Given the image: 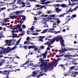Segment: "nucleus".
Here are the masks:
<instances>
[{
	"label": "nucleus",
	"mask_w": 78,
	"mask_h": 78,
	"mask_svg": "<svg viewBox=\"0 0 78 78\" xmlns=\"http://www.w3.org/2000/svg\"><path fill=\"white\" fill-rule=\"evenodd\" d=\"M75 75L74 73H73L72 74V75L71 76H72L73 77H76V75Z\"/></svg>",
	"instance_id": "37998d69"
},
{
	"label": "nucleus",
	"mask_w": 78,
	"mask_h": 78,
	"mask_svg": "<svg viewBox=\"0 0 78 78\" xmlns=\"http://www.w3.org/2000/svg\"><path fill=\"white\" fill-rule=\"evenodd\" d=\"M74 68H75L74 66H72L70 68L69 70H72V69H74Z\"/></svg>",
	"instance_id": "3c124183"
},
{
	"label": "nucleus",
	"mask_w": 78,
	"mask_h": 78,
	"mask_svg": "<svg viewBox=\"0 0 78 78\" xmlns=\"http://www.w3.org/2000/svg\"><path fill=\"white\" fill-rule=\"evenodd\" d=\"M6 9V8L5 7H2L1 8V10L2 11V10H4V9Z\"/></svg>",
	"instance_id": "13d9d810"
},
{
	"label": "nucleus",
	"mask_w": 78,
	"mask_h": 78,
	"mask_svg": "<svg viewBox=\"0 0 78 78\" xmlns=\"http://www.w3.org/2000/svg\"><path fill=\"white\" fill-rule=\"evenodd\" d=\"M8 5H9L11 6H12V8H15L16 6L15 5H13L12 3L8 4Z\"/></svg>",
	"instance_id": "5701e85b"
},
{
	"label": "nucleus",
	"mask_w": 78,
	"mask_h": 78,
	"mask_svg": "<svg viewBox=\"0 0 78 78\" xmlns=\"http://www.w3.org/2000/svg\"><path fill=\"white\" fill-rule=\"evenodd\" d=\"M68 2H69V5H70L71 4V2H70V0H68Z\"/></svg>",
	"instance_id": "774afa93"
},
{
	"label": "nucleus",
	"mask_w": 78,
	"mask_h": 78,
	"mask_svg": "<svg viewBox=\"0 0 78 78\" xmlns=\"http://www.w3.org/2000/svg\"><path fill=\"white\" fill-rule=\"evenodd\" d=\"M50 17H57V16L55 14L51 15H50Z\"/></svg>",
	"instance_id": "f704fd0d"
},
{
	"label": "nucleus",
	"mask_w": 78,
	"mask_h": 78,
	"mask_svg": "<svg viewBox=\"0 0 78 78\" xmlns=\"http://www.w3.org/2000/svg\"><path fill=\"white\" fill-rule=\"evenodd\" d=\"M69 56H72V57H75V55H66L64 56V57H68Z\"/></svg>",
	"instance_id": "b1692460"
},
{
	"label": "nucleus",
	"mask_w": 78,
	"mask_h": 78,
	"mask_svg": "<svg viewBox=\"0 0 78 78\" xmlns=\"http://www.w3.org/2000/svg\"><path fill=\"white\" fill-rule=\"evenodd\" d=\"M51 37V36L47 37L45 39V41H46V40H48L49 39H50Z\"/></svg>",
	"instance_id": "e433bc0d"
},
{
	"label": "nucleus",
	"mask_w": 78,
	"mask_h": 78,
	"mask_svg": "<svg viewBox=\"0 0 78 78\" xmlns=\"http://www.w3.org/2000/svg\"><path fill=\"white\" fill-rule=\"evenodd\" d=\"M32 34H33V35H38V34H39V33L36 32Z\"/></svg>",
	"instance_id": "c03bdc74"
},
{
	"label": "nucleus",
	"mask_w": 78,
	"mask_h": 78,
	"mask_svg": "<svg viewBox=\"0 0 78 78\" xmlns=\"http://www.w3.org/2000/svg\"><path fill=\"white\" fill-rule=\"evenodd\" d=\"M35 31L36 32H40V31H41V30H37L34 32H35Z\"/></svg>",
	"instance_id": "49530a36"
},
{
	"label": "nucleus",
	"mask_w": 78,
	"mask_h": 78,
	"mask_svg": "<svg viewBox=\"0 0 78 78\" xmlns=\"http://www.w3.org/2000/svg\"><path fill=\"white\" fill-rule=\"evenodd\" d=\"M14 9H8L7 11H9L11 10H14Z\"/></svg>",
	"instance_id": "4d7b16f0"
},
{
	"label": "nucleus",
	"mask_w": 78,
	"mask_h": 78,
	"mask_svg": "<svg viewBox=\"0 0 78 78\" xmlns=\"http://www.w3.org/2000/svg\"><path fill=\"white\" fill-rule=\"evenodd\" d=\"M70 16H67L66 17V19H67V21H69V20H70Z\"/></svg>",
	"instance_id": "473e14b6"
},
{
	"label": "nucleus",
	"mask_w": 78,
	"mask_h": 78,
	"mask_svg": "<svg viewBox=\"0 0 78 78\" xmlns=\"http://www.w3.org/2000/svg\"><path fill=\"white\" fill-rule=\"evenodd\" d=\"M40 1H41V3L42 5H44V4L50 3V2H49V1H48L47 2H45V1H47V0H41Z\"/></svg>",
	"instance_id": "1a4fd4ad"
},
{
	"label": "nucleus",
	"mask_w": 78,
	"mask_h": 78,
	"mask_svg": "<svg viewBox=\"0 0 78 78\" xmlns=\"http://www.w3.org/2000/svg\"><path fill=\"white\" fill-rule=\"evenodd\" d=\"M6 50L7 51H10L11 50V49H10V48H9V47H8L6 48Z\"/></svg>",
	"instance_id": "4c0bfd02"
},
{
	"label": "nucleus",
	"mask_w": 78,
	"mask_h": 78,
	"mask_svg": "<svg viewBox=\"0 0 78 78\" xmlns=\"http://www.w3.org/2000/svg\"><path fill=\"white\" fill-rule=\"evenodd\" d=\"M51 20V18L50 17H48L46 18H43L41 21V22H44V21H49Z\"/></svg>",
	"instance_id": "9d476101"
},
{
	"label": "nucleus",
	"mask_w": 78,
	"mask_h": 78,
	"mask_svg": "<svg viewBox=\"0 0 78 78\" xmlns=\"http://www.w3.org/2000/svg\"><path fill=\"white\" fill-rule=\"evenodd\" d=\"M56 22H57V23L58 25H59V23H60V22H60V20H59V19H56Z\"/></svg>",
	"instance_id": "2f4dec72"
},
{
	"label": "nucleus",
	"mask_w": 78,
	"mask_h": 78,
	"mask_svg": "<svg viewBox=\"0 0 78 78\" xmlns=\"http://www.w3.org/2000/svg\"><path fill=\"white\" fill-rule=\"evenodd\" d=\"M44 75V73L42 72H41V73L40 74V76L39 75H37L36 76L37 78H39L40 76H42Z\"/></svg>",
	"instance_id": "6ab92c4d"
},
{
	"label": "nucleus",
	"mask_w": 78,
	"mask_h": 78,
	"mask_svg": "<svg viewBox=\"0 0 78 78\" xmlns=\"http://www.w3.org/2000/svg\"><path fill=\"white\" fill-rule=\"evenodd\" d=\"M34 26H32L30 29H29L27 31V34H30V33H33L34 32L33 31L34 30Z\"/></svg>",
	"instance_id": "423d86ee"
},
{
	"label": "nucleus",
	"mask_w": 78,
	"mask_h": 78,
	"mask_svg": "<svg viewBox=\"0 0 78 78\" xmlns=\"http://www.w3.org/2000/svg\"><path fill=\"white\" fill-rule=\"evenodd\" d=\"M16 41V40H6L5 41V42H6V44L8 45H9V46H10V44H11V42H12V44L13 45H14L15 44L14 43V42Z\"/></svg>",
	"instance_id": "7ed1b4c3"
},
{
	"label": "nucleus",
	"mask_w": 78,
	"mask_h": 78,
	"mask_svg": "<svg viewBox=\"0 0 78 78\" xmlns=\"http://www.w3.org/2000/svg\"><path fill=\"white\" fill-rule=\"evenodd\" d=\"M51 44H51V42L49 40V41H48L47 42V43H45L44 44V45H48V47H50Z\"/></svg>",
	"instance_id": "2eb2a0df"
},
{
	"label": "nucleus",
	"mask_w": 78,
	"mask_h": 78,
	"mask_svg": "<svg viewBox=\"0 0 78 78\" xmlns=\"http://www.w3.org/2000/svg\"><path fill=\"white\" fill-rule=\"evenodd\" d=\"M47 52H48V51H46L43 54V58H46V56H47Z\"/></svg>",
	"instance_id": "aec40b11"
},
{
	"label": "nucleus",
	"mask_w": 78,
	"mask_h": 78,
	"mask_svg": "<svg viewBox=\"0 0 78 78\" xmlns=\"http://www.w3.org/2000/svg\"><path fill=\"white\" fill-rule=\"evenodd\" d=\"M59 61V59H57L55 60L54 62H53L49 66H47V62H46L45 63L43 62L42 58H40V62L42 63L40 66V67L41 70L45 69V70H47L50 67H52L55 66L56 67V65L58 64V62Z\"/></svg>",
	"instance_id": "f03ea898"
},
{
	"label": "nucleus",
	"mask_w": 78,
	"mask_h": 78,
	"mask_svg": "<svg viewBox=\"0 0 78 78\" xmlns=\"http://www.w3.org/2000/svg\"><path fill=\"white\" fill-rule=\"evenodd\" d=\"M40 11H39V10H37V12H38V15H40L42 13V12H39Z\"/></svg>",
	"instance_id": "5fc2aeb1"
},
{
	"label": "nucleus",
	"mask_w": 78,
	"mask_h": 78,
	"mask_svg": "<svg viewBox=\"0 0 78 78\" xmlns=\"http://www.w3.org/2000/svg\"><path fill=\"white\" fill-rule=\"evenodd\" d=\"M76 14H73L72 15V16H71V19H73V18H75V17H76Z\"/></svg>",
	"instance_id": "c9c22d12"
},
{
	"label": "nucleus",
	"mask_w": 78,
	"mask_h": 78,
	"mask_svg": "<svg viewBox=\"0 0 78 78\" xmlns=\"http://www.w3.org/2000/svg\"><path fill=\"white\" fill-rule=\"evenodd\" d=\"M11 66L10 65H7L6 67L7 68V69H9L11 68Z\"/></svg>",
	"instance_id": "8fccbe9b"
},
{
	"label": "nucleus",
	"mask_w": 78,
	"mask_h": 78,
	"mask_svg": "<svg viewBox=\"0 0 78 78\" xmlns=\"http://www.w3.org/2000/svg\"><path fill=\"white\" fill-rule=\"evenodd\" d=\"M41 6V5H40L39 4H37L35 5V6H36V7H40Z\"/></svg>",
	"instance_id": "09e8293b"
},
{
	"label": "nucleus",
	"mask_w": 78,
	"mask_h": 78,
	"mask_svg": "<svg viewBox=\"0 0 78 78\" xmlns=\"http://www.w3.org/2000/svg\"><path fill=\"white\" fill-rule=\"evenodd\" d=\"M26 4L27 5H30V3H29L28 1H27L26 2Z\"/></svg>",
	"instance_id": "680f3d73"
},
{
	"label": "nucleus",
	"mask_w": 78,
	"mask_h": 78,
	"mask_svg": "<svg viewBox=\"0 0 78 78\" xmlns=\"http://www.w3.org/2000/svg\"><path fill=\"white\" fill-rule=\"evenodd\" d=\"M19 31H21V34H19V35L20 36H23V35H24V34H25V31H23L22 28H21V27H20V29H19Z\"/></svg>",
	"instance_id": "6e6552de"
},
{
	"label": "nucleus",
	"mask_w": 78,
	"mask_h": 78,
	"mask_svg": "<svg viewBox=\"0 0 78 78\" xmlns=\"http://www.w3.org/2000/svg\"><path fill=\"white\" fill-rule=\"evenodd\" d=\"M44 48V46H41V48H40L43 49Z\"/></svg>",
	"instance_id": "338daca9"
},
{
	"label": "nucleus",
	"mask_w": 78,
	"mask_h": 78,
	"mask_svg": "<svg viewBox=\"0 0 78 78\" xmlns=\"http://www.w3.org/2000/svg\"><path fill=\"white\" fill-rule=\"evenodd\" d=\"M16 0H14L12 2V3L13 5H14V4L15 3H16Z\"/></svg>",
	"instance_id": "bf43d9fd"
},
{
	"label": "nucleus",
	"mask_w": 78,
	"mask_h": 78,
	"mask_svg": "<svg viewBox=\"0 0 78 78\" xmlns=\"http://www.w3.org/2000/svg\"><path fill=\"white\" fill-rule=\"evenodd\" d=\"M4 64V62H2L0 63V66H2V64Z\"/></svg>",
	"instance_id": "864d4df0"
},
{
	"label": "nucleus",
	"mask_w": 78,
	"mask_h": 78,
	"mask_svg": "<svg viewBox=\"0 0 78 78\" xmlns=\"http://www.w3.org/2000/svg\"><path fill=\"white\" fill-rule=\"evenodd\" d=\"M22 27L23 28H25L26 26H25V25H23L22 26Z\"/></svg>",
	"instance_id": "e2e57ef3"
},
{
	"label": "nucleus",
	"mask_w": 78,
	"mask_h": 78,
	"mask_svg": "<svg viewBox=\"0 0 78 78\" xmlns=\"http://www.w3.org/2000/svg\"><path fill=\"white\" fill-rule=\"evenodd\" d=\"M28 48L29 49H31V48H34V45H33V46H29Z\"/></svg>",
	"instance_id": "72a5a7b5"
},
{
	"label": "nucleus",
	"mask_w": 78,
	"mask_h": 78,
	"mask_svg": "<svg viewBox=\"0 0 78 78\" xmlns=\"http://www.w3.org/2000/svg\"><path fill=\"white\" fill-rule=\"evenodd\" d=\"M39 37H40V38H41V39H44V38H45V36H39V37H32L31 38L32 39H35V38H39Z\"/></svg>",
	"instance_id": "f3484780"
},
{
	"label": "nucleus",
	"mask_w": 78,
	"mask_h": 78,
	"mask_svg": "<svg viewBox=\"0 0 78 78\" xmlns=\"http://www.w3.org/2000/svg\"><path fill=\"white\" fill-rule=\"evenodd\" d=\"M66 14H67V15H68V16H70V14H71L70 12H69V11H68L67 12Z\"/></svg>",
	"instance_id": "79ce46f5"
},
{
	"label": "nucleus",
	"mask_w": 78,
	"mask_h": 78,
	"mask_svg": "<svg viewBox=\"0 0 78 78\" xmlns=\"http://www.w3.org/2000/svg\"><path fill=\"white\" fill-rule=\"evenodd\" d=\"M73 73H74L75 74H77V72H73V73H72L70 71H69L68 72L66 73V75H72Z\"/></svg>",
	"instance_id": "0eeeda50"
},
{
	"label": "nucleus",
	"mask_w": 78,
	"mask_h": 78,
	"mask_svg": "<svg viewBox=\"0 0 78 78\" xmlns=\"http://www.w3.org/2000/svg\"><path fill=\"white\" fill-rule=\"evenodd\" d=\"M64 14H62L61 15H58V16L59 17H62V16H64Z\"/></svg>",
	"instance_id": "6e6d98bb"
},
{
	"label": "nucleus",
	"mask_w": 78,
	"mask_h": 78,
	"mask_svg": "<svg viewBox=\"0 0 78 78\" xmlns=\"http://www.w3.org/2000/svg\"><path fill=\"white\" fill-rule=\"evenodd\" d=\"M56 2H62V1L61 0H59L58 1H57Z\"/></svg>",
	"instance_id": "0e129e2a"
},
{
	"label": "nucleus",
	"mask_w": 78,
	"mask_h": 78,
	"mask_svg": "<svg viewBox=\"0 0 78 78\" xmlns=\"http://www.w3.org/2000/svg\"><path fill=\"white\" fill-rule=\"evenodd\" d=\"M24 44L25 45V44H26V45H29V44H31V43L30 42V41H25L24 42Z\"/></svg>",
	"instance_id": "4be33fe9"
},
{
	"label": "nucleus",
	"mask_w": 78,
	"mask_h": 78,
	"mask_svg": "<svg viewBox=\"0 0 78 78\" xmlns=\"http://www.w3.org/2000/svg\"><path fill=\"white\" fill-rule=\"evenodd\" d=\"M38 73V71H34L32 73V76H34V77L35 76H36V75L37 73Z\"/></svg>",
	"instance_id": "4468645a"
},
{
	"label": "nucleus",
	"mask_w": 78,
	"mask_h": 78,
	"mask_svg": "<svg viewBox=\"0 0 78 78\" xmlns=\"http://www.w3.org/2000/svg\"><path fill=\"white\" fill-rule=\"evenodd\" d=\"M61 7H62L63 8H66V7H67V5L64 4H62L61 5Z\"/></svg>",
	"instance_id": "bb28decb"
},
{
	"label": "nucleus",
	"mask_w": 78,
	"mask_h": 78,
	"mask_svg": "<svg viewBox=\"0 0 78 78\" xmlns=\"http://www.w3.org/2000/svg\"><path fill=\"white\" fill-rule=\"evenodd\" d=\"M72 9V7H68L67 9L66 10L68 11H69L70 12L71 11V9Z\"/></svg>",
	"instance_id": "c85d7f7f"
},
{
	"label": "nucleus",
	"mask_w": 78,
	"mask_h": 78,
	"mask_svg": "<svg viewBox=\"0 0 78 78\" xmlns=\"http://www.w3.org/2000/svg\"><path fill=\"white\" fill-rule=\"evenodd\" d=\"M47 16H48V15H44V14H43L41 15L40 17H47Z\"/></svg>",
	"instance_id": "ea45409f"
},
{
	"label": "nucleus",
	"mask_w": 78,
	"mask_h": 78,
	"mask_svg": "<svg viewBox=\"0 0 78 78\" xmlns=\"http://www.w3.org/2000/svg\"><path fill=\"white\" fill-rule=\"evenodd\" d=\"M54 11L55 12H56L59 13L60 11H61V9H59V8H57L55 9Z\"/></svg>",
	"instance_id": "f8f14e48"
},
{
	"label": "nucleus",
	"mask_w": 78,
	"mask_h": 78,
	"mask_svg": "<svg viewBox=\"0 0 78 78\" xmlns=\"http://www.w3.org/2000/svg\"><path fill=\"white\" fill-rule=\"evenodd\" d=\"M57 25H58V24H57L56 23H53V26L52 27L54 28H56Z\"/></svg>",
	"instance_id": "412c9836"
},
{
	"label": "nucleus",
	"mask_w": 78,
	"mask_h": 78,
	"mask_svg": "<svg viewBox=\"0 0 78 78\" xmlns=\"http://www.w3.org/2000/svg\"><path fill=\"white\" fill-rule=\"evenodd\" d=\"M3 34L0 33V38H2L3 37H4V36H3Z\"/></svg>",
	"instance_id": "de8ad7c7"
},
{
	"label": "nucleus",
	"mask_w": 78,
	"mask_h": 78,
	"mask_svg": "<svg viewBox=\"0 0 78 78\" xmlns=\"http://www.w3.org/2000/svg\"><path fill=\"white\" fill-rule=\"evenodd\" d=\"M20 17H22L23 18V20H21V21L20 22V24L22 25V23H23V21H24V20H25V16H22L21 15L20 16Z\"/></svg>",
	"instance_id": "ddd939ff"
},
{
	"label": "nucleus",
	"mask_w": 78,
	"mask_h": 78,
	"mask_svg": "<svg viewBox=\"0 0 78 78\" xmlns=\"http://www.w3.org/2000/svg\"><path fill=\"white\" fill-rule=\"evenodd\" d=\"M34 50L35 51H39L40 50V49L38 47L34 45Z\"/></svg>",
	"instance_id": "dca6fc26"
},
{
	"label": "nucleus",
	"mask_w": 78,
	"mask_h": 78,
	"mask_svg": "<svg viewBox=\"0 0 78 78\" xmlns=\"http://www.w3.org/2000/svg\"><path fill=\"white\" fill-rule=\"evenodd\" d=\"M15 17H16V16H9V19H14L15 18Z\"/></svg>",
	"instance_id": "a19ab883"
},
{
	"label": "nucleus",
	"mask_w": 78,
	"mask_h": 78,
	"mask_svg": "<svg viewBox=\"0 0 78 78\" xmlns=\"http://www.w3.org/2000/svg\"><path fill=\"white\" fill-rule=\"evenodd\" d=\"M40 38V37L38 38L39 41H41V42H43V40L42 39L43 38L41 39V38Z\"/></svg>",
	"instance_id": "a18cd8bd"
},
{
	"label": "nucleus",
	"mask_w": 78,
	"mask_h": 78,
	"mask_svg": "<svg viewBox=\"0 0 78 78\" xmlns=\"http://www.w3.org/2000/svg\"><path fill=\"white\" fill-rule=\"evenodd\" d=\"M48 30V29H46L45 30H43V31L42 32H41V34H42V33H46L47 31Z\"/></svg>",
	"instance_id": "a878e982"
},
{
	"label": "nucleus",
	"mask_w": 78,
	"mask_h": 78,
	"mask_svg": "<svg viewBox=\"0 0 78 78\" xmlns=\"http://www.w3.org/2000/svg\"><path fill=\"white\" fill-rule=\"evenodd\" d=\"M47 12H46V14H51V10H47Z\"/></svg>",
	"instance_id": "7c9ffc66"
},
{
	"label": "nucleus",
	"mask_w": 78,
	"mask_h": 78,
	"mask_svg": "<svg viewBox=\"0 0 78 78\" xmlns=\"http://www.w3.org/2000/svg\"><path fill=\"white\" fill-rule=\"evenodd\" d=\"M28 66H32V67L34 66V64L33 63H30L28 65H27V66L26 67H28Z\"/></svg>",
	"instance_id": "393cba45"
},
{
	"label": "nucleus",
	"mask_w": 78,
	"mask_h": 78,
	"mask_svg": "<svg viewBox=\"0 0 78 78\" xmlns=\"http://www.w3.org/2000/svg\"><path fill=\"white\" fill-rule=\"evenodd\" d=\"M30 62L29 61H27L26 62H25L24 64H22L21 65H22V66H25V65H26V64H28V63L29 62Z\"/></svg>",
	"instance_id": "58836bf2"
},
{
	"label": "nucleus",
	"mask_w": 78,
	"mask_h": 78,
	"mask_svg": "<svg viewBox=\"0 0 78 78\" xmlns=\"http://www.w3.org/2000/svg\"><path fill=\"white\" fill-rule=\"evenodd\" d=\"M21 40V38H20L17 42L16 44V46H15L13 47V48H11V50H14L16 48H17V47L16 46V45H18L19 43V42H20V40Z\"/></svg>",
	"instance_id": "20e7f679"
},
{
	"label": "nucleus",
	"mask_w": 78,
	"mask_h": 78,
	"mask_svg": "<svg viewBox=\"0 0 78 78\" xmlns=\"http://www.w3.org/2000/svg\"><path fill=\"white\" fill-rule=\"evenodd\" d=\"M24 11H25L24 10H22L20 11H17L16 12H14V13L16 14H20V12H24Z\"/></svg>",
	"instance_id": "9b49d317"
},
{
	"label": "nucleus",
	"mask_w": 78,
	"mask_h": 78,
	"mask_svg": "<svg viewBox=\"0 0 78 78\" xmlns=\"http://www.w3.org/2000/svg\"><path fill=\"white\" fill-rule=\"evenodd\" d=\"M52 6H54V8H56V7H58V6H61V5L59 4H58L55 5H52Z\"/></svg>",
	"instance_id": "a211bd4d"
},
{
	"label": "nucleus",
	"mask_w": 78,
	"mask_h": 78,
	"mask_svg": "<svg viewBox=\"0 0 78 78\" xmlns=\"http://www.w3.org/2000/svg\"><path fill=\"white\" fill-rule=\"evenodd\" d=\"M9 19H10L9 18H5V19L4 21L5 22H9V20H8Z\"/></svg>",
	"instance_id": "cd10ccee"
},
{
	"label": "nucleus",
	"mask_w": 78,
	"mask_h": 78,
	"mask_svg": "<svg viewBox=\"0 0 78 78\" xmlns=\"http://www.w3.org/2000/svg\"><path fill=\"white\" fill-rule=\"evenodd\" d=\"M22 6L23 7H24V6H25V4L24 3V2H22Z\"/></svg>",
	"instance_id": "603ef678"
},
{
	"label": "nucleus",
	"mask_w": 78,
	"mask_h": 78,
	"mask_svg": "<svg viewBox=\"0 0 78 78\" xmlns=\"http://www.w3.org/2000/svg\"><path fill=\"white\" fill-rule=\"evenodd\" d=\"M3 49H4V48H2L0 47V51L1 50H3Z\"/></svg>",
	"instance_id": "69168bd1"
},
{
	"label": "nucleus",
	"mask_w": 78,
	"mask_h": 78,
	"mask_svg": "<svg viewBox=\"0 0 78 78\" xmlns=\"http://www.w3.org/2000/svg\"><path fill=\"white\" fill-rule=\"evenodd\" d=\"M78 8V6H76V7H75L74 9L71 10V12L72 11H76V9Z\"/></svg>",
	"instance_id": "c756f323"
},
{
	"label": "nucleus",
	"mask_w": 78,
	"mask_h": 78,
	"mask_svg": "<svg viewBox=\"0 0 78 78\" xmlns=\"http://www.w3.org/2000/svg\"><path fill=\"white\" fill-rule=\"evenodd\" d=\"M55 40H56V41L57 42H58L59 41V40L60 41V43L61 45V46H62V51H60L61 53H64V51H68L69 50H74V49L73 48H67L66 49H65V47H64V40L62 39V37L61 35H58L55 38L52 39H51L49 40V41L51 43V44L54 42L55 41Z\"/></svg>",
	"instance_id": "f257e3e1"
},
{
	"label": "nucleus",
	"mask_w": 78,
	"mask_h": 78,
	"mask_svg": "<svg viewBox=\"0 0 78 78\" xmlns=\"http://www.w3.org/2000/svg\"><path fill=\"white\" fill-rule=\"evenodd\" d=\"M13 37H17V35L16 34H14L13 35Z\"/></svg>",
	"instance_id": "052dcab7"
},
{
	"label": "nucleus",
	"mask_w": 78,
	"mask_h": 78,
	"mask_svg": "<svg viewBox=\"0 0 78 78\" xmlns=\"http://www.w3.org/2000/svg\"><path fill=\"white\" fill-rule=\"evenodd\" d=\"M21 24H18L12 27V30H17V29H19H19H20L21 27Z\"/></svg>",
	"instance_id": "39448f33"
}]
</instances>
